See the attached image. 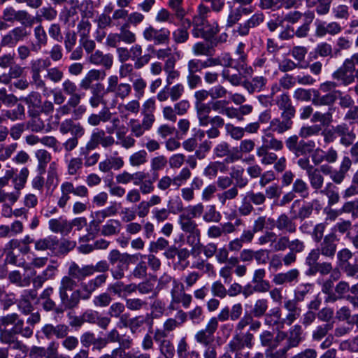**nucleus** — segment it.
I'll return each instance as SVG.
<instances>
[{
	"mask_svg": "<svg viewBox=\"0 0 358 358\" xmlns=\"http://www.w3.org/2000/svg\"><path fill=\"white\" fill-rule=\"evenodd\" d=\"M321 194L327 196L328 203L330 206L337 203L340 200V196L334 183L327 182L323 190L321 191Z\"/></svg>",
	"mask_w": 358,
	"mask_h": 358,
	"instance_id": "nucleus-56",
	"label": "nucleus"
},
{
	"mask_svg": "<svg viewBox=\"0 0 358 358\" xmlns=\"http://www.w3.org/2000/svg\"><path fill=\"white\" fill-rule=\"evenodd\" d=\"M255 336L252 333H237L234 334L227 344L228 350L234 354L233 358H250V352L248 349H252L254 346Z\"/></svg>",
	"mask_w": 358,
	"mask_h": 358,
	"instance_id": "nucleus-7",
	"label": "nucleus"
},
{
	"mask_svg": "<svg viewBox=\"0 0 358 358\" xmlns=\"http://www.w3.org/2000/svg\"><path fill=\"white\" fill-rule=\"evenodd\" d=\"M338 85L334 81H326L320 85L319 89H312V103L315 106H330L334 105L338 99L337 94L341 92L336 90Z\"/></svg>",
	"mask_w": 358,
	"mask_h": 358,
	"instance_id": "nucleus-6",
	"label": "nucleus"
},
{
	"mask_svg": "<svg viewBox=\"0 0 358 358\" xmlns=\"http://www.w3.org/2000/svg\"><path fill=\"white\" fill-rule=\"evenodd\" d=\"M36 157L38 160V173L43 174L45 172L47 164L51 160V155L45 150H38L36 152Z\"/></svg>",
	"mask_w": 358,
	"mask_h": 358,
	"instance_id": "nucleus-59",
	"label": "nucleus"
},
{
	"mask_svg": "<svg viewBox=\"0 0 358 358\" xmlns=\"http://www.w3.org/2000/svg\"><path fill=\"white\" fill-rule=\"evenodd\" d=\"M29 175V171L27 167H23L20 169L18 174H17L13 179V183L15 190L21 192L25 187L27 178Z\"/></svg>",
	"mask_w": 358,
	"mask_h": 358,
	"instance_id": "nucleus-60",
	"label": "nucleus"
},
{
	"mask_svg": "<svg viewBox=\"0 0 358 358\" xmlns=\"http://www.w3.org/2000/svg\"><path fill=\"white\" fill-rule=\"evenodd\" d=\"M48 227L53 233H59L65 236L71 233L70 221L63 217L50 219L48 221Z\"/></svg>",
	"mask_w": 358,
	"mask_h": 358,
	"instance_id": "nucleus-36",
	"label": "nucleus"
},
{
	"mask_svg": "<svg viewBox=\"0 0 358 358\" xmlns=\"http://www.w3.org/2000/svg\"><path fill=\"white\" fill-rule=\"evenodd\" d=\"M293 125L292 119L287 117H275L270 121L268 131L282 134L291 129Z\"/></svg>",
	"mask_w": 358,
	"mask_h": 358,
	"instance_id": "nucleus-32",
	"label": "nucleus"
},
{
	"mask_svg": "<svg viewBox=\"0 0 358 358\" xmlns=\"http://www.w3.org/2000/svg\"><path fill=\"white\" fill-rule=\"evenodd\" d=\"M31 74H41V73L48 69L51 65V62L48 58H36L31 60L29 64Z\"/></svg>",
	"mask_w": 358,
	"mask_h": 358,
	"instance_id": "nucleus-49",
	"label": "nucleus"
},
{
	"mask_svg": "<svg viewBox=\"0 0 358 358\" xmlns=\"http://www.w3.org/2000/svg\"><path fill=\"white\" fill-rule=\"evenodd\" d=\"M338 241V239L334 233H329L320 242L318 247L312 249L308 255L320 257L322 256L326 259H333L336 254Z\"/></svg>",
	"mask_w": 358,
	"mask_h": 358,
	"instance_id": "nucleus-11",
	"label": "nucleus"
},
{
	"mask_svg": "<svg viewBox=\"0 0 358 358\" xmlns=\"http://www.w3.org/2000/svg\"><path fill=\"white\" fill-rule=\"evenodd\" d=\"M301 200H295L292 204L291 213H294V218L303 220L311 215L313 211V204L311 202L303 201L302 205L300 206L298 213L296 214L293 210L296 206H299Z\"/></svg>",
	"mask_w": 358,
	"mask_h": 358,
	"instance_id": "nucleus-39",
	"label": "nucleus"
},
{
	"mask_svg": "<svg viewBox=\"0 0 358 358\" xmlns=\"http://www.w3.org/2000/svg\"><path fill=\"white\" fill-rule=\"evenodd\" d=\"M302 334V327L299 324L294 325L287 333V342L285 345L287 349L289 350L297 347L303 341Z\"/></svg>",
	"mask_w": 358,
	"mask_h": 358,
	"instance_id": "nucleus-38",
	"label": "nucleus"
},
{
	"mask_svg": "<svg viewBox=\"0 0 358 358\" xmlns=\"http://www.w3.org/2000/svg\"><path fill=\"white\" fill-rule=\"evenodd\" d=\"M284 308L288 311V314L285 319L279 322L281 327H283L284 324L291 325L301 315V309L298 306V303L296 300L288 299L284 302ZM275 324H278L277 321L274 322Z\"/></svg>",
	"mask_w": 358,
	"mask_h": 358,
	"instance_id": "nucleus-24",
	"label": "nucleus"
},
{
	"mask_svg": "<svg viewBox=\"0 0 358 358\" xmlns=\"http://www.w3.org/2000/svg\"><path fill=\"white\" fill-rule=\"evenodd\" d=\"M108 279V275L101 273L95 278L89 280L87 282L80 283V289L74 290L71 293V303L67 309H73L80 303V300L87 301L90 299L97 289L101 287Z\"/></svg>",
	"mask_w": 358,
	"mask_h": 358,
	"instance_id": "nucleus-3",
	"label": "nucleus"
},
{
	"mask_svg": "<svg viewBox=\"0 0 358 358\" xmlns=\"http://www.w3.org/2000/svg\"><path fill=\"white\" fill-rule=\"evenodd\" d=\"M217 249V245L214 243H210L206 245H195L192 250V255L196 257L199 255L202 250L207 258H211L216 255Z\"/></svg>",
	"mask_w": 358,
	"mask_h": 358,
	"instance_id": "nucleus-54",
	"label": "nucleus"
},
{
	"mask_svg": "<svg viewBox=\"0 0 358 358\" xmlns=\"http://www.w3.org/2000/svg\"><path fill=\"white\" fill-rule=\"evenodd\" d=\"M352 163L353 161L350 157L344 156L342 157L338 169H333L332 167L324 164L322 165L319 170L320 173L329 175V178L331 180V182L339 185H341L348 177Z\"/></svg>",
	"mask_w": 358,
	"mask_h": 358,
	"instance_id": "nucleus-10",
	"label": "nucleus"
},
{
	"mask_svg": "<svg viewBox=\"0 0 358 358\" xmlns=\"http://www.w3.org/2000/svg\"><path fill=\"white\" fill-rule=\"evenodd\" d=\"M264 20V15L262 12L254 13L248 20L241 23L237 27L236 31L241 36L249 34L250 29L259 26Z\"/></svg>",
	"mask_w": 358,
	"mask_h": 358,
	"instance_id": "nucleus-26",
	"label": "nucleus"
},
{
	"mask_svg": "<svg viewBox=\"0 0 358 358\" xmlns=\"http://www.w3.org/2000/svg\"><path fill=\"white\" fill-rule=\"evenodd\" d=\"M355 68H352L346 61L332 74L334 79L341 81L344 86H348L354 83V72Z\"/></svg>",
	"mask_w": 358,
	"mask_h": 358,
	"instance_id": "nucleus-23",
	"label": "nucleus"
},
{
	"mask_svg": "<svg viewBox=\"0 0 358 358\" xmlns=\"http://www.w3.org/2000/svg\"><path fill=\"white\" fill-rule=\"evenodd\" d=\"M225 165L220 162L215 161L210 162L204 169L203 175L212 180L217 177L218 172H224Z\"/></svg>",
	"mask_w": 358,
	"mask_h": 358,
	"instance_id": "nucleus-52",
	"label": "nucleus"
},
{
	"mask_svg": "<svg viewBox=\"0 0 358 358\" xmlns=\"http://www.w3.org/2000/svg\"><path fill=\"white\" fill-rule=\"evenodd\" d=\"M268 308V301L266 299H259L255 301L251 310V315L259 318L263 317Z\"/></svg>",
	"mask_w": 358,
	"mask_h": 358,
	"instance_id": "nucleus-61",
	"label": "nucleus"
},
{
	"mask_svg": "<svg viewBox=\"0 0 358 358\" xmlns=\"http://www.w3.org/2000/svg\"><path fill=\"white\" fill-rule=\"evenodd\" d=\"M352 163L353 161L350 157L344 156L342 157L338 169H333L332 167L324 164L322 165L319 170L320 173L329 175V178L331 180V182L339 185H341L348 177Z\"/></svg>",
	"mask_w": 358,
	"mask_h": 358,
	"instance_id": "nucleus-9",
	"label": "nucleus"
},
{
	"mask_svg": "<svg viewBox=\"0 0 358 358\" xmlns=\"http://www.w3.org/2000/svg\"><path fill=\"white\" fill-rule=\"evenodd\" d=\"M266 83L267 79L261 76H255L249 80H245L243 85L250 94H252L264 90Z\"/></svg>",
	"mask_w": 358,
	"mask_h": 358,
	"instance_id": "nucleus-41",
	"label": "nucleus"
},
{
	"mask_svg": "<svg viewBox=\"0 0 358 358\" xmlns=\"http://www.w3.org/2000/svg\"><path fill=\"white\" fill-rule=\"evenodd\" d=\"M321 131L322 127L319 124L303 126L298 135L294 134L286 138L285 146L296 157L308 156L313 152L316 144L313 140L306 141L304 138L318 136Z\"/></svg>",
	"mask_w": 358,
	"mask_h": 358,
	"instance_id": "nucleus-2",
	"label": "nucleus"
},
{
	"mask_svg": "<svg viewBox=\"0 0 358 358\" xmlns=\"http://www.w3.org/2000/svg\"><path fill=\"white\" fill-rule=\"evenodd\" d=\"M121 223L117 220H109L102 226L101 234L104 236H110L120 233Z\"/></svg>",
	"mask_w": 358,
	"mask_h": 358,
	"instance_id": "nucleus-58",
	"label": "nucleus"
},
{
	"mask_svg": "<svg viewBox=\"0 0 358 358\" xmlns=\"http://www.w3.org/2000/svg\"><path fill=\"white\" fill-rule=\"evenodd\" d=\"M92 276L90 265L80 266L73 262L68 268V275L62 278L59 287V296L61 306L67 309L71 303V293L76 290L78 282L83 281L86 278Z\"/></svg>",
	"mask_w": 358,
	"mask_h": 358,
	"instance_id": "nucleus-1",
	"label": "nucleus"
},
{
	"mask_svg": "<svg viewBox=\"0 0 358 358\" xmlns=\"http://www.w3.org/2000/svg\"><path fill=\"white\" fill-rule=\"evenodd\" d=\"M300 271L298 268H292L286 272H281L275 274L272 282L275 285L280 286L285 285H292L299 282Z\"/></svg>",
	"mask_w": 358,
	"mask_h": 358,
	"instance_id": "nucleus-22",
	"label": "nucleus"
},
{
	"mask_svg": "<svg viewBox=\"0 0 358 358\" xmlns=\"http://www.w3.org/2000/svg\"><path fill=\"white\" fill-rule=\"evenodd\" d=\"M30 33L23 26L16 27L4 34L1 40V45L10 48H14L19 42L28 38Z\"/></svg>",
	"mask_w": 358,
	"mask_h": 358,
	"instance_id": "nucleus-17",
	"label": "nucleus"
},
{
	"mask_svg": "<svg viewBox=\"0 0 358 358\" xmlns=\"http://www.w3.org/2000/svg\"><path fill=\"white\" fill-rule=\"evenodd\" d=\"M209 124L211 125V127L206 131L208 138L213 139L220 137L221 132L219 129L224 125V119L219 115H215L212 117L211 121L210 120Z\"/></svg>",
	"mask_w": 358,
	"mask_h": 358,
	"instance_id": "nucleus-47",
	"label": "nucleus"
},
{
	"mask_svg": "<svg viewBox=\"0 0 358 358\" xmlns=\"http://www.w3.org/2000/svg\"><path fill=\"white\" fill-rule=\"evenodd\" d=\"M2 19L5 22L13 23L17 21L25 27H32L34 18L26 10H15L12 6L5 8L2 13Z\"/></svg>",
	"mask_w": 358,
	"mask_h": 358,
	"instance_id": "nucleus-14",
	"label": "nucleus"
},
{
	"mask_svg": "<svg viewBox=\"0 0 358 358\" xmlns=\"http://www.w3.org/2000/svg\"><path fill=\"white\" fill-rule=\"evenodd\" d=\"M275 103L281 110L280 117H287L293 119L295 116L296 109L292 105V100L287 93H282L275 99Z\"/></svg>",
	"mask_w": 358,
	"mask_h": 358,
	"instance_id": "nucleus-27",
	"label": "nucleus"
},
{
	"mask_svg": "<svg viewBox=\"0 0 358 358\" xmlns=\"http://www.w3.org/2000/svg\"><path fill=\"white\" fill-rule=\"evenodd\" d=\"M69 96L70 97L69 98L66 103L73 109L74 119L78 120L81 118V117L86 111V108L85 106L79 105L82 99V96L78 93H76Z\"/></svg>",
	"mask_w": 358,
	"mask_h": 358,
	"instance_id": "nucleus-45",
	"label": "nucleus"
},
{
	"mask_svg": "<svg viewBox=\"0 0 358 358\" xmlns=\"http://www.w3.org/2000/svg\"><path fill=\"white\" fill-rule=\"evenodd\" d=\"M320 257L308 255L306 257L305 264L308 267L306 271L307 275H315L319 273L322 275H327L333 271V265L331 262H319Z\"/></svg>",
	"mask_w": 358,
	"mask_h": 358,
	"instance_id": "nucleus-15",
	"label": "nucleus"
},
{
	"mask_svg": "<svg viewBox=\"0 0 358 358\" xmlns=\"http://www.w3.org/2000/svg\"><path fill=\"white\" fill-rule=\"evenodd\" d=\"M61 196L58 199L57 206L64 208L70 200V194H73L78 197L85 198L89 195V190L85 185H80L75 187L71 182H64L60 186Z\"/></svg>",
	"mask_w": 358,
	"mask_h": 358,
	"instance_id": "nucleus-13",
	"label": "nucleus"
},
{
	"mask_svg": "<svg viewBox=\"0 0 358 358\" xmlns=\"http://www.w3.org/2000/svg\"><path fill=\"white\" fill-rule=\"evenodd\" d=\"M34 35L36 43L32 44L31 50L33 52H38L47 45L48 38L44 27L41 24L34 27Z\"/></svg>",
	"mask_w": 358,
	"mask_h": 358,
	"instance_id": "nucleus-42",
	"label": "nucleus"
},
{
	"mask_svg": "<svg viewBox=\"0 0 358 358\" xmlns=\"http://www.w3.org/2000/svg\"><path fill=\"white\" fill-rule=\"evenodd\" d=\"M83 320L85 322L92 324H96L101 329L106 330L109 326L111 320L107 316H103L98 311L88 310L83 314Z\"/></svg>",
	"mask_w": 358,
	"mask_h": 358,
	"instance_id": "nucleus-29",
	"label": "nucleus"
},
{
	"mask_svg": "<svg viewBox=\"0 0 358 358\" xmlns=\"http://www.w3.org/2000/svg\"><path fill=\"white\" fill-rule=\"evenodd\" d=\"M193 219L194 217L184 212L179 215L178 223L184 232L199 236L200 230L198 228V224Z\"/></svg>",
	"mask_w": 358,
	"mask_h": 358,
	"instance_id": "nucleus-35",
	"label": "nucleus"
},
{
	"mask_svg": "<svg viewBox=\"0 0 358 358\" xmlns=\"http://www.w3.org/2000/svg\"><path fill=\"white\" fill-rule=\"evenodd\" d=\"M218 323L217 319L213 317L208 322L205 329L199 331L195 335L197 343L208 346L213 343L214 334L217 329Z\"/></svg>",
	"mask_w": 358,
	"mask_h": 358,
	"instance_id": "nucleus-19",
	"label": "nucleus"
},
{
	"mask_svg": "<svg viewBox=\"0 0 358 358\" xmlns=\"http://www.w3.org/2000/svg\"><path fill=\"white\" fill-rule=\"evenodd\" d=\"M108 279V275L101 273L95 278L89 280L87 282L80 283V289L74 290L71 293V303L67 309H73L80 303V300L87 301L90 299L97 289L101 287Z\"/></svg>",
	"mask_w": 358,
	"mask_h": 358,
	"instance_id": "nucleus-5",
	"label": "nucleus"
},
{
	"mask_svg": "<svg viewBox=\"0 0 358 358\" xmlns=\"http://www.w3.org/2000/svg\"><path fill=\"white\" fill-rule=\"evenodd\" d=\"M170 34V31L165 27L157 29L149 25L144 29L143 37L146 41L152 42L155 45H164L169 43Z\"/></svg>",
	"mask_w": 358,
	"mask_h": 358,
	"instance_id": "nucleus-16",
	"label": "nucleus"
},
{
	"mask_svg": "<svg viewBox=\"0 0 358 358\" xmlns=\"http://www.w3.org/2000/svg\"><path fill=\"white\" fill-rule=\"evenodd\" d=\"M315 34L317 37H324L326 35L336 36L339 34L343 28L340 23L336 21L326 22L317 20L315 22Z\"/></svg>",
	"mask_w": 358,
	"mask_h": 358,
	"instance_id": "nucleus-20",
	"label": "nucleus"
},
{
	"mask_svg": "<svg viewBox=\"0 0 358 358\" xmlns=\"http://www.w3.org/2000/svg\"><path fill=\"white\" fill-rule=\"evenodd\" d=\"M108 279V275L101 273L95 278L89 280L87 282L80 283V289L74 290L71 293V303L67 309H73L80 303V300L87 301L90 299L97 289L101 287Z\"/></svg>",
	"mask_w": 358,
	"mask_h": 358,
	"instance_id": "nucleus-4",
	"label": "nucleus"
},
{
	"mask_svg": "<svg viewBox=\"0 0 358 358\" xmlns=\"http://www.w3.org/2000/svg\"><path fill=\"white\" fill-rule=\"evenodd\" d=\"M12 329L17 335H21L22 337L27 338H31L34 334V331L31 330V328L28 327L27 324L24 326V321L20 317L19 315H17V320H15Z\"/></svg>",
	"mask_w": 358,
	"mask_h": 358,
	"instance_id": "nucleus-57",
	"label": "nucleus"
},
{
	"mask_svg": "<svg viewBox=\"0 0 358 358\" xmlns=\"http://www.w3.org/2000/svg\"><path fill=\"white\" fill-rule=\"evenodd\" d=\"M24 111V107L21 103H19L15 108L6 110L3 117L5 119L6 118L13 122L22 120L25 117Z\"/></svg>",
	"mask_w": 358,
	"mask_h": 358,
	"instance_id": "nucleus-63",
	"label": "nucleus"
},
{
	"mask_svg": "<svg viewBox=\"0 0 358 358\" xmlns=\"http://www.w3.org/2000/svg\"><path fill=\"white\" fill-rule=\"evenodd\" d=\"M58 244V239L56 237L50 236L36 241L34 242V248L38 251L54 250Z\"/></svg>",
	"mask_w": 358,
	"mask_h": 358,
	"instance_id": "nucleus-46",
	"label": "nucleus"
},
{
	"mask_svg": "<svg viewBox=\"0 0 358 358\" xmlns=\"http://www.w3.org/2000/svg\"><path fill=\"white\" fill-rule=\"evenodd\" d=\"M54 293V289L52 287L45 288L40 294L39 299L42 300V307L47 311H53L57 314L64 313V309L62 307L57 306L55 301L51 299Z\"/></svg>",
	"mask_w": 358,
	"mask_h": 358,
	"instance_id": "nucleus-30",
	"label": "nucleus"
},
{
	"mask_svg": "<svg viewBox=\"0 0 358 358\" xmlns=\"http://www.w3.org/2000/svg\"><path fill=\"white\" fill-rule=\"evenodd\" d=\"M292 191L300 197L306 199L309 196L310 189L308 183L302 178H296L292 184Z\"/></svg>",
	"mask_w": 358,
	"mask_h": 358,
	"instance_id": "nucleus-53",
	"label": "nucleus"
},
{
	"mask_svg": "<svg viewBox=\"0 0 358 358\" xmlns=\"http://www.w3.org/2000/svg\"><path fill=\"white\" fill-rule=\"evenodd\" d=\"M192 52L196 56L211 57L213 55V47L203 42L196 43L192 47Z\"/></svg>",
	"mask_w": 358,
	"mask_h": 358,
	"instance_id": "nucleus-64",
	"label": "nucleus"
},
{
	"mask_svg": "<svg viewBox=\"0 0 358 358\" xmlns=\"http://www.w3.org/2000/svg\"><path fill=\"white\" fill-rule=\"evenodd\" d=\"M261 139L262 145L259 148L275 152L283 149L284 145L282 141L275 138L273 134L268 131V129L264 130V134L262 136Z\"/></svg>",
	"mask_w": 358,
	"mask_h": 358,
	"instance_id": "nucleus-34",
	"label": "nucleus"
},
{
	"mask_svg": "<svg viewBox=\"0 0 358 358\" xmlns=\"http://www.w3.org/2000/svg\"><path fill=\"white\" fill-rule=\"evenodd\" d=\"M332 114L331 108H329L328 111L324 113L316 111L312 115L311 122L313 123L320 122L323 126H329L333 121Z\"/></svg>",
	"mask_w": 358,
	"mask_h": 358,
	"instance_id": "nucleus-62",
	"label": "nucleus"
},
{
	"mask_svg": "<svg viewBox=\"0 0 358 358\" xmlns=\"http://www.w3.org/2000/svg\"><path fill=\"white\" fill-rule=\"evenodd\" d=\"M69 330V327L64 324H59L55 326L52 324H47L41 329L42 333L48 339H51L54 336L58 339L64 338L68 335Z\"/></svg>",
	"mask_w": 358,
	"mask_h": 358,
	"instance_id": "nucleus-31",
	"label": "nucleus"
},
{
	"mask_svg": "<svg viewBox=\"0 0 358 358\" xmlns=\"http://www.w3.org/2000/svg\"><path fill=\"white\" fill-rule=\"evenodd\" d=\"M105 92L113 94V99L109 106L114 108L119 100L124 101L131 94V85L127 83H120L117 75H111L107 78Z\"/></svg>",
	"mask_w": 358,
	"mask_h": 358,
	"instance_id": "nucleus-8",
	"label": "nucleus"
},
{
	"mask_svg": "<svg viewBox=\"0 0 358 358\" xmlns=\"http://www.w3.org/2000/svg\"><path fill=\"white\" fill-rule=\"evenodd\" d=\"M212 142L208 140H204L199 145L197 149L195 150L194 154L187 157L186 163L192 169H195L197 166L196 160L204 159L210 152Z\"/></svg>",
	"mask_w": 358,
	"mask_h": 358,
	"instance_id": "nucleus-28",
	"label": "nucleus"
},
{
	"mask_svg": "<svg viewBox=\"0 0 358 358\" xmlns=\"http://www.w3.org/2000/svg\"><path fill=\"white\" fill-rule=\"evenodd\" d=\"M185 93V86L182 83L166 85L157 94V99L160 102L166 101L169 99L172 102L178 101Z\"/></svg>",
	"mask_w": 358,
	"mask_h": 358,
	"instance_id": "nucleus-18",
	"label": "nucleus"
},
{
	"mask_svg": "<svg viewBox=\"0 0 358 358\" xmlns=\"http://www.w3.org/2000/svg\"><path fill=\"white\" fill-rule=\"evenodd\" d=\"M192 27L193 36L201 38L206 41H210L220 31L217 22H210L208 19L192 21Z\"/></svg>",
	"mask_w": 358,
	"mask_h": 358,
	"instance_id": "nucleus-12",
	"label": "nucleus"
},
{
	"mask_svg": "<svg viewBox=\"0 0 358 358\" xmlns=\"http://www.w3.org/2000/svg\"><path fill=\"white\" fill-rule=\"evenodd\" d=\"M311 188L316 193H320L323 190L324 177L320 173L318 168H316L307 175Z\"/></svg>",
	"mask_w": 358,
	"mask_h": 358,
	"instance_id": "nucleus-43",
	"label": "nucleus"
},
{
	"mask_svg": "<svg viewBox=\"0 0 358 358\" xmlns=\"http://www.w3.org/2000/svg\"><path fill=\"white\" fill-rule=\"evenodd\" d=\"M89 61L94 65L102 66L106 69H110L113 64V57L110 54H103L100 50H96L91 54Z\"/></svg>",
	"mask_w": 358,
	"mask_h": 358,
	"instance_id": "nucleus-37",
	"label": "nucleus"
},
{
	"mask_svg": "<svg viewBox=\"0 0 358 358\" xmlns=\"http://www.w3.org/2000/svg\"><path fill=\"white\" fill-rule=\"evenodd\" d=\"M57 16V11L53 7L44 6L42 7L38 12L36 17H33L34 18V22H37L41 23L43 20L46 21H53L56 19Z\"/></svg>",
	"mask_w": 358,
	"mask_h": 358,
	"instance_id": "nucleus-50",
	"label": "nucleus"
},
{
	"mask_svg": "<svg viewBox=\"0 0 358 358\" xmlns=\"http://www.w3.org/2000/svg\"><path fill=\"white\" fill-rule=\"evenodd\" d=\"M352 124V122L350 124L341 123L336 126V132L340 137V143L345 147L352 145L356 138V134Z\"/></svg>",
	"mask_w": 358,
	"mask_h": 358,
	"instance_id": "nucleus-21",
	"label": "nucleus"
},
{
	"mask_svg": "<svg viewBox=\"0 0 358 358\" xmlns=\"http://www.w3.org/2000/svg\"><path fill=\"white\" fill-rule=\"evenodd\" d=\"M295 218L289 217L286 213L280 214L277 219H273V227L284 234H294L296 231L297 225L294 222Z\"/></svg>",
	"mask_w": 358,
	"mask_h": 358,
	"instance_id": "nucleus-25",
	"label": "nucleus"
},
{
	"mask_svg": "<svg viewBox=\"0 0 358 358\" xmlns=\"http://www.w3.org/2000/svg\"><path fill=\"white\" fill-rule=\"evenodd\" d=\"M107 94L103 90V86L101 83H97L95 87L92 88V96L89 99V103L92 108H97L100 104L109 106V103L104 99V94Z\"/></svg>",
	"mask_w": 358,
	"mask_h": 358,
	"instance_id": "nucleus-40",
	"label": "nucleus"
},
{
	"mask_svg": "<svg viewBox=\"0 0 358 358\" xmlns=\"http://www.w3.org/2000/svg\"><path fill=\"white\" fill-rule=\"evenodd\" d=\"M256 155L260 158L261 164L264 166L273 164L278 159V155L275 152L261 148H257Z\"/></svg>",
	"mask_w": 358,
	"mask_h": 358,
	"instance_id": "nucleus-51",
	"label": "nucleus"
},
{
	"mask_svg": "<svg viewBox=\"0 0 358 358\" xmlns=\"http://www.w3.org/2000/svg\"><path fill=\"white\" fill-rule=\"evenodd\" d=\"M132 256L124 258L125 262H117L116 266L110 270V273L114 280H121L124 277L125 271H127L129 265L131 262Z\"/></svg>",
	"mask_w": 358,
	"mask_h": 358,
	"instance_id": "nucleus-55",
	"label": "nucleus"
},
{
	"mask_svg": "<svg viewBox=\"0 0 358 358\" xmlns=\"http://www.w3.org/2000/svg\"><path fill=\"white\" fill-rule=\"evenodd\" d=\"M23 101L27 105L28 114L31 117H36L38 116V110L42 102V97L39 92H31Z\"/></svg>",
	"mask_w": 358,
	"mask_h": 358,
	"instance_id": "nucleus-33",
	"label": "nucleus"
},
{
	"mask_svg": "<svg viewBox=\"0 0 358 358\" xmlns=\"http://www.w3.org/2000/svg\"><path fill=\"white\" fill-rule=\"evenodd\" d=\"M33 348L41 354L43 358H57L59 355V343L56 341H51L46 348L39 346H33Z\"/></svg>",
	"mask_w": 358,
	"mask_h": 358,
	"instance_id": "nucleus-48",
	"label": "nucleus"
},
{
	"mask_svg": "<svg viewBox=\"0 0 358 358\" xmlns=\"http://www.w3.org/2000/svg\"><path fill=\"white\" fill-rule=\"evenodd\" d=\"M210 106V102L208 103L196 104L199 124L201 127H207L210 123V120H212L213 117L209 116L212 110Z\"/></svg>",
	"mask_w": 358,
	"mask_h": 358,
	"instance_id": "nucleus-44",
	"label": "nucleus"
}]
</instances>
